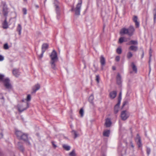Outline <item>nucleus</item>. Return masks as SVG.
I'll use <instances>...</instances> for the list:
<instances>
[{
	"instance_id": "nucleus-1",
	"label": "nucleus",
	"mask_w": 156,
	"mask_h": 156,
	"mask_svg": "<svg viewBox=\"0 0 156 156\" xmlns=\"http://www.w3.org/2000/svg\"><path fill=\"white\" fill-rule=\"evenodd\" d=\"M51 58L50 63L51 67L54 69H56V68L55 62H57L58 58L57 52L54 50H53L50 55Z\"/></svg>"
},
{
	"instance_id": "nucleus-2",
	"label": "nucleus",
	"mask_w": 156,
	"mask_h": 156,
	"mask_svg": "<svg viewBox=\"0 0 156 156\" xmlns=\"http://www.w3.org/2000/svg\"><path fill=\"white\" fill-rule=\"evenodd\" d=\"M0 82L3 83L4 85L8 89H10L12 86L10 83V80L8 78H5L4 75L0 74Z\"/></svg>"
},
{
	"instance_id": "nucleus-3",
	"label": "nucleus",
	"mask_w": 156,
	"mask_h": 156,
	"mask_svg": "<svg viewBox=\"0 0 156 156\" xmlns=\"http://www.w3.org/2000/svg\"><path fill=\"white\" fill-rule=\"evenodd\" d=\"M78 0L79 2L76 5L75 8L74 9L73 8L71 9L72 11H74L75 12V14L76 16H79L80 14L81 7L82 3V0Z\"/></svg>"
},
{
	"instance_id": "nucleus-4",
	"label": "nucleus",
	"mask_w": 156,
	"mask_h": 156,
	"mask_svg": "<svg viewBox=\"0 0 156 156\" xmlns=\"http://www.w3.org/2000/svg\"><path fill=\"white\" fill-rule=\"evenodd\" d=\"M29 107V105L28 102L26 103L25 105L23 104L19 105H18V111L21 112L27 109Z\"/></svg>"
},
{
	"instance_id": "nucleus-5",
	"label": "nucleus",
	"mask_w": 156,
	"mask_h": 156,
	"mask_svg": "<svg viewBox=\"0 0 156 156\" xmlns=\"http://www.w3.org/2000/svg\"><path fill=\"white\" fill-rule=\"evenodd\" d=\"M129 114L126 111H122L121 114V117L123 120H126L129 117Z\"/></svg>"
},
{
	"instance_id": "nucleus-6",
	"label": "nucleus",
	"mask_w": 156,
	"mask_h": 156,
	"mask_svg": "<svg viewBox=\"0 0 156 156\" xmlns=\"http://www.w3.org/2000/svg\"><path fill=\"white\" fill-rule=\"evenodd\" d=\"M20 139L24 141L27 145L29 146L31 145L30 143L28 140V136L27 135L23 133Z\"/></svg>"
},
{
	"instance_id": "nucleus-7",
	"label": "nucleus",
	"mask_w": 156,
	"mask_h": 156,
	"mask_svg": "<svg viewBox=\"0 0 156 156\" xmlns=\"http://www.w3.org/2000/svg\"><path fill=\"white\" fill-rule=\"evenodd\" d=\"M128 35L131 36L133 35L135 31L134 27L132 25H130L128 29Z\"/></svg>"
},
{
	"instance_id": "nucleus-8",
	"label": "nucleus",
	"mask_w": 156,
	"mask_h": 156,
	"mask_svg": "<svg viewBox=\"0 0 156 156\" xmlns=\"http://www.w3.org/2000/svg\"><path fill=\"white\" fill-rule=\"evenodd\" d=\"M133 20L135 23V25L136 28H138L140 26L139 22L137 21L138 17L136 16H134L133 18Z\"/></svg>"
},
{
	"instance_id": "nucleus-9",
	"label": "nucleus",
	"mask_w": 156,
	"mask_h": 156,
	"mask_svg": "<svg viewBox=\"0 0 156 156\" xmlns=\"http://www.w3.org/2000/svg\"><path fill=\"white\" fill-rule=\"evenodd\" d=\"M54 4L55 7L56 12L57 14H58L59 13V2L57 0H54Z\"/></svg>"
},
{
	"instance_id": "nucleus-10",
	"label": "nucleus",
	"mask_w": 156,
	"mask_h": 156,
	"mask_svg": "<svg viewBox=\"0 0 156 156\" xmlns=\"http://www.w3.org/2000/svg\"><path fill=\"white\" fill-rule=\"evenodd\" d=\"M116 78L117 83L119 85H121L122 82V78L119 73H118Z\"/></svg>"
},
{
	"instance_id": "nucleus-11",
	"label": "nucleus",
	"mask_w": 156,
	"mask_h": 156,
	"mask_svg": "<svg viewBox=\"0 0 156 156\" xmlns=\"http://www.w3.org/2000/svg\"><path fill=\"white\" fill-rule=\"evenodd\" d=\"M40 86L39 84H37L35 85L32 88V91L31 92V93L33 94L35 93L37 90L40 89Z\"/></svg>"
},
{
	"instance_id": "nucleus-12",
	"label": "nucleus",
	"mask_w": 156,
	"mask_h": 156,
	"mask_svg": "<svg viewBox=\"0 0 156 156\" xmlns=\"http://www.w3.org/2000/svg\"><path fill=\"white\" fill-rule=\"evenodd\" d=\"M120 34L121 35L127 34L128 35V29L126 28H123L121 30Z\"/></svg>"
},
{
	"instance_id": "nucleus-13",
	"label": "nucleus",
	"mask_w": 156,
	"mask_h": 156,
	"mask_svg": "<svg viewBox=\"0 0 156 156\" xmlns=\"http://www.w3.org/2000/svg\"><path fill=\"white\" fill-rule=\"evenodd\" d=\"M2 12L3 15L5 16V18L6 17L7 18L8 12V9L7 8L5 7V5L4 6V7L3 8Z\"/></svg>"
},
{
	"instance_id": "nucleus-14",
	"label": "nucleus",
	"mask_w": 156,
	"mask_h": 156,
	"mask_svg": "<svg viewBox=\"0 0 156 156\" xmlns=\"http://www.w3.org/2000/svg\"><path fill=\"white\" fill-rule=\"evenodd\" d=\"M100 62L102 66H104L105 64V58L102 55H101L100 57Z\"/></svg>"
},
{
	"instance_id": "nucleus-15",
	"label": "nucleus",
	"mask_w": 156,
	"mask_h": 156,
	"mask_svg": "<svg viewBox=\"0 0 156 156\" xmlns=\"http://www.w3.org/2000/svg\"><path fill=\"white\" fill-rule=\"evenodd\" d=\"M111 122L110 119L109 118H107L105 122V125L107 127H110L111 125Z\"/></svg>"
},
{
	"instance_id": "nucleus-16",
	"label": "nucleus",
	"mask_w": 156,
	"mask_h": 156,
	"mask_svg": "<svg viewBox=\"0 0 156 156\" xmlns=\"http://www.w3.org/2000/svg\"><path fill=\"white\" fill-rule=\"evenodd\" d=\"M23 133L20 131H16V135L18 138L20 139L22 137V136Z\"/></svg>"
},
{
	"instance_id": "nucleus-17",
	"label": "nucleus",
	"mask_w": 156,
	"mask_h": 156,
	"mask_svg": "<svg viewBox=\"0 0 156 156\" xmlns=\"http://www.w3.org/2000/svg\"><path fill=\"white\" fill-rule=\"evenodd\" d=\"M117 95V92L116 91H114L111 92L110 93V97L111 98L113 99L115 98Z\"/></svg>"
},
{
	"instance_id": "nucleus-18",
	"label": "nucleus",
	"mask_w": 156,
	"mask_h": 156,
	"mask_svg": "<svg viewBox=\"0 0 156 156\" xmlns=\"http://www.w3.org/2000/svg\"><path fill=\"white\" fill-rule=\"evenodd\" d=\"M13 74L16 77H18L20 74L19 70L18 69H14L13 70Z\"/></svg>"
},
{
	"instance_id": "nucleus-19",
	"label": "nucleus",
	"mask_w": 156,
	"mask_h": 156,
	"mask_svg": "<svg viewBox=\"0 0 156 156\" xmlns=\"http://www.w3.org/2000/svg\"><path fill=\"white\" fill-rule=\"evenodd\" d=\"M129 49L134 51H136L138 50V47L137 46L131 45L129 48Z\"/></svg>"
},
{
	"instance_id": "nucleus-20",
	"label": "nucleus",
	"mask_w": 156,
	"mask_h": 156,
	"mask_svg": "<svg viewBox=\"0 0 156 156\" xmlns=\"http://www.w3.org/2000/svg\"><path fill=\"white\" fill-rule=\"evenodd\" d=\"M3 27L4 29H7L8 27V24L7 22V18L6 17L5 19L2 24Z\"/></svg>"
},
{
	"instance_id": "nucleus-21",
	"label": "nucleus",
	"mask_w": 156,
	"mask_h": 156,
	"mask_svg": "<svg viewBox=\"0 0 156 156\" xmlns=\"http://www.w3.org/2000/svg\"><path fill=\"white\" fill-rule=\"evenodd\" d=\"M22 27L20 24H18L16 30L19 32V34L20 35L21 34V31Z\"/></svg>"
},
{
	"instance_id": "nucleus-22",
	"label": "nucleus",
	"mask_w": 156,
	"mask_h": 156,
	"mask_svg": "<svg viewBox=\"0 0 156 156\" xmlns=\"http://www.w3.org/2000/svg\"><path fill=\"white\" fill-rule=\"evenodd\" d=\"M131 66L133 71L135 73H137V68L136 67L133 62L132 63Z\"/></svg>"
},
{
	"instance_id": "nucleus-23",
	"label": "nucleus",
	"mask_w": 156,
	"mask_h": 156,
	"mask_svg": "<svg viewBox=\"0 0 156 156\" xmlns=\"http://www.w3.org/2000/svg\"><path fill=\"white\" fill-rule=\"evenodd\" d=\"M137 144L139 147H140L142 146L141 139L140 137L138 138L136 140Z\"/></svg>"
},
{
	"instance_id": "nucleus-24",
	"label": "nucleus",
	"mask_w": 156,
	"mask_h": 156,
	"mask_svg": "<svg viewBox=\"0 0 156 156\" xmlns=\"http://www.w3.org/2000/svg\"><path fill=\"white\" fill-rule=\"evenodd\" d=\"M110 133L109 130H107L105 131L103 133V135L104 136L108 137L109 136Z\"/></svg>"
},
{
	"instance_id": "nucleus-25",
	"label": "nucleus",
	"mask_w": 156,
	"mask_h": 156,
	"mask_svg": "<svg viewBox=\"0 0 156 156\" xmlns=\"http://www.w3.org/2000/svg\"><path fill=\"white\" fill-rule=\"evenodd\" d=\"M152 56V54H151V49L150 50V51H149V73L151 71V68L150 66V62L151 60V57Z\"/></svg>"
},
{
	"instance_id": "nucleus-26",
	"label": "nucleus",
	"mask_w": 156,
	"mask_h": 156,
	"mask_svg": "<svg viewBox=\"0 0 156 156\" xmlns=\"http://www.w3.org/2000/svg\"><path fill=\"white\" fill-rule=\"evenodd\" d=\"M62 147L66 151H69L70 149V146L66 144H63L62 145Z\"/></svg>"
},
{
	"instance_id": "nucleus-27",
	"label": "nucleus",
	"mask_w": 156,
	"mask_h": 156,
	"mask_svg": "<svg viewBox=\"0 0 156 156\" xmlns=\"http://www.w3.org/2000/svg\"><path fill=\"white\" fill-rule=\"evenodd\" d=\"M48 45L46 44H44L42 45V50H45V51L48 48Z\"/></svg>"
},
{
	"instance_id": "nucleus-28",
	"label": "nucleus",
	"mask_w": 156,
	"mask_h": 156,
	"mask_svg": "<svg viewBox=\"0 0 156 156\" xmlns=\"http://www.w3.org/2000/svg\"><path fill=\"white\" fill-rule=\"evenodd\" d=\"M133 56V54L130 51H129L127 54V58L129 59L131 58H132Z\"/></svg>"
},
{
	"instance_id": "nucleus-29",
	"label": "nucleus",
	"mask_w": 156,
	"mask_h": 156,
	"mask_svg": "<svg viewBox=\"0 0 156 156\" xmlns=\"http://www.w3.org/2000/svg\"><path fill=\"white\" fill-rule=\"evenodd\" d=\"M18 146L19 149L20 150L23 152L24 151V148L23 146L20 144V142H19L18 144Z\"/></svg>"
},
{
	"instance_id": "nucleus-30",
	"label": "nucleus",
	"mask_w": 156,
	"mask_h": 156,
	"mask_svg": "<svg viewBox=\"0 0 156 156\" xmlns=\"http://www.w3.org/2000/svg\"><path fill=\"white\" fill-rule=\"evenodd\" d=\"M129 44L137 45L138 42L137 41L131 40L129 42Z\"/></svg>"
},
{
	"instance_id": "nucleus-31",
	"label": "nucleus",
	"mask_w": 156,
	"mask_h": 156,
	"mask_svg": "<svg viewBox=\"0 0 156 156\" xmlns=\"http://www.w3.org/2000/svg\"><path fill=\"white\" fill-rule=\"evenodd\" d=\"M94 99V96L93 94H92L89 97V101L91 103H92Z\"/></svg>"
},
{
	"instance_id": "nucleus-32",
	"label": "nucleus",
	"mask_w": 156,
	"mask_h": 156,
	"mask_svg": "<svg viewBox=\"0 0 156 156\" xmlns=\"http://www.w3.org/2000/svg\"><path fill=\"white\" fill-rule=\"evenodd\" d=\"M73 133L74 134V138L75 139L78 136L79 134L77 133V132L75 131V130H73L72 131Z\"/></svg>"
},
{
	"instance_id": "nucleus-33",
	"label": "nucleus",
	"mask_w": 156,
	"mask_h": 156,
	"mask_svg": "<svg viewBox=\"0 0 156 156\" xmlns=\"http://www.w3.org/2000/svg\"><path fill=\"white\" fill-rule=\"evenodd\" d=\"M69 155L70 156H76L75 150H73L72 152L69 153Z\"/></svg>"
},
{
	"instance_id": "nucleus-34",
	"label": "nucleus",
	"mask_w": 156,
	"mask_h": 156,
	"mask_svg": "<svg viewBox=\"0 0 156 156\" xmlns=\"http://www.w3.org/2000/svg\"><path fill=\"white\" fill-rule=\"evenodd\" d=\"M154 23H155L156 22V10L155 9H154Z\"/></svg>"
},
{
	"instance_id": "nucleus-35",
	"label": "nucleus",
	"mask_w": 156,
	"mask_h": 156,
	"mask_svg": "<svg viewBox=\"0 0 156 156\" xmlns=\"http://www.w3.org/2000/svg\"><path fill=\"white\" fill-rule=\"evenodd\" d=\"M96 80L97 81L98 83H99V80L100 79V77L99 75H97L96 76Z\"/></svg>"
},
{
	"instance_id": "nucleus-36",
	"label": "nucleus",
	"mask_w": 156,
	"mask_h": 156,
	"mask_svg": "<svg viewBox=\"0 0 156 156\" xmlns=\"http://www.w3.org/2000/svg\"><path fill=\"white\" fill-rule=\"evenodd\" d=\"M124 41V38L123 37H121L119 39V43L121 44Z\"/></svg>"
},
{
	"instance_id": "nucleus-37",
	"label": "nucleus",
	"mask_w": 156,
	"mask_h": 156,
	"mask_svg": "<svg viewBox=\"0 0 156 156\" xmlns=\"http://www.w3.org/2000/svg\"><path fill=\"white\" fill-rule=\"evenodd\" d=\"M116 52L118 54H121L122 53V49L120 48H117L116 50Z\"/></svg>"
},
{
	"instance_id": "nucleus-38",
	"label": "nucleus",
	"mask_w": 156,
	"mask_h": 156,
	"mask_svg": "<svg viewBox=\"0 0 156 156\" xmlns=\"http://www.w3.org/2000/svg\"><path fill=\"white\" fill-rule=\"evenodd\" d=\"M80 113L81 117H83V108H81L80 111Z\"/></svg>"
},
{
	"instance_id": "nucleus-39",
	"label": "nucleus",
	"mask_w": 156,
	"mask_h": 156,
	"mask_svg": "<svg viewBox=\"0 0 156 156\" xmlns=\"http://www.w3.org/2000/svg\"><path fill=\"white\" fill-rule=\"evenodd\" d=\"M4 48L5 50H7L9 49V47L8 44L7 43L5 44L4 45Z\"/></svg>"
},
{
	"instance_id": "nucleus-40",
	"label": "nucleus",
	"mask_w": 156,
	"mask_h": 156,
	"mask_svg": "<svg viewBox=\"0 0 156 156\" xmlns=\"http://www.w3.org/2000/svg\"><path fill=\"white\" fill-rule=\"evenodd\" d=\"M119 107L115 106L114 108V112L115 114H116L118 112Z\"/></svg>"
},
{
	"instance_id": "nucleus-41",
	"label": "nucleus",
	"mask_w": 156,
	"mask_h": 156,
	"mask_svg": "<svg viewBox=\"0 0 156 156\" xmlns=\"http://www.w3.org/2000/svg\"><path fill=\"white\" fill-rule=\"evenodd\" d=\"M31 98L30 95H28L27 96V98L26 99V100L27 101H29L31 100Z\"/></svg>"
},
{
	"instance_id": "nucleus-42",
	"label": "nucleus",
	"mask_w": 156,
	"mask_h": 156,
	"mask_svg": "<svg viewBox=\"0 0 156 156\" xmlns=\"http://www.w3.org/2000/svg\"><path fill=\"white\" fill-rule=\"evenodd\" d=\"M121 100H119V99H118V102L117 104L115 105V106L117 107H119L120 104Z\"/></svg>"
},
{
	"instance_id": "nucleus-43",
	"label": "nucleus",
	"mask_w": 156,
	"mask_h": 156,
	"mask_svg": "<svg viewBox=\"0 0 156 156\" xmlns=\"http://www.w3.org/2000/svg\"><path fill=\"white\" fill-rule=\"evenodd\" d=\"M151 152V149H150L149 147H147V154L149 155L150 153Z\"/></svg>"
},
{
	"instance_id": "nucleus-44",
	"label": "nucleus",
	"mask_w": 156,
	"mask_h": 156,
	"mask_svg": "<svg viewBox=\"0 0 156 156\" xmlns=\"http://www.w3.org/2000/svg\"><path fill=\"white\" fill-rule=\"evenodd\" d=\"M23 11L24 15H26L27 13V10L26 8H24L23 9Z\"/></svg>"
},
{
	"instance_id": "nucleus-45",
	"label": "nucleus",
	"mask_w": 156,
	"mask_h": 156,
	"mask_svg": "<svg viewBox=\"0 0 156 156\" xmlns=\"http://www.w3.org/2000/svg\"><path fill=\"white\" fill-rule=\"evenodd\" d=\"M45 50H42V53H41V55L39 56V57L40 58H41L42 57L43 54Z\"/></svg>"
},
{
	"instance_id": "nucleus-46",
	"label": "nucleus",
	"mask_w": 156,
	"mask_h": 156,
	"mask_svg": "<svg viewBox=\"0 0 156 156\" xmlns=\"http://www.w3.org/2000/svg\"><path fill=\"white\" fill-rule=\"evenodd\" d=\"M120 59V57L119 56H116L115 58V60L116 61L118 62L119 61Z\"/></svg>"
},
{
	"instance_id": "nucleus-47",
	"label": "nucleus",
	"mask_w": 156,
	"mask_h": 156,
	"mask_svg": "<svg viewBox=\"0 0 156 156\" xmlns=\"http://www.w3.org/2000/svg\"><path fill=\"white\" fill-rule=\"evenodd\" d=\"M51 143L53 147L55 148H56L57 147V146L55 144L54 142V141H52Z\"/></svg>"
},
{
	"instance_id": "nucleus-48",
	"label": "nucleus",
	"mask_w": 156,
	"mask_h": 156,
	"mask_svg": "<svg viewBox=\"0 0 156 156\" xmlns=\"http://www.w3.org/2000/svg\"><path fill=\"white\" fill-rule=\"evenodd\" d=\"M4 59V57L1 55H0V61H2Z\"/></svg>"
},
{
	"instance_id": "nucleus-49",
	"label": "nucleus",
	"mask_w": 156,
	"mask_h": 156,
	"mask_svg": "<svg viewBox=\"0 0 156 156\" xmlns=\"http://www.w3.org/2000/svg\"><path fill=\"white\" fill-rule=\"evenodd\" d=\"M121 96H122V92H120L119 94V97L118 99H119V100H121Z\"/></svg>"
},
{
	"instance_id": "nucleus-50",
	"label": "nucleus",
	"mask_w": 156,
	"mask_h": 156,
	"mask_svg": "<svg viewBox=\"0 0 156 156\" xmlns=\"http://www.w3.org/2000/svg\"><path fill=\"white\" fill-rule=\"evenodd\" d=\"M130 144L131 145V146L133 148L134 147V146L133 145V144L132 143V141H130Z\"/></svg>"
},
{
	"instance_id": "nucleus-51",
	"label": "nucleus",
	"mask_w": 156,
	"mask_h": 156,
	"mask_svg": "<svg viewBox=\"0 0 156 156\" xmlns=\"http://www.w3.org/2000/svg\"><path fill=\"white\" fill-rule=\"evenodd\" d=\"M0 99H4V97L2 94H0Z\"/></svg>"
},
{
	"instance_id": "nucleus-52",
	"label": "nucleus",
	"mask_w": 156,
	"mask_h": 156,
	"mask_svg": "<svg viewBox=\"0 0 156 156\" xmlns=\"http://www.w3.org/2000/svg\"><path fill=\"white\" fill-rule=\"evenodd\" d=\"M3 136V135L2 133H0V139L2 138Z\"/></svg>"
},
{
	"instance_id": "nucleus-53",
	"label": "nucleus",
	"mask_w": 156,
	"mask_h": 156,
	"mask_svg": "<svg viewBox=\"0 0 156 156\" xmlns=\"http://www.w3.org/2000/svg\"><path fill=\"white\" fill-rule=\"evenodd\" d=\"M144 52L143 51V53H142V56H141V58H143V57H144Z\"/></svg>"
},
{
	"instance_id": "nucleus-54",
	"label": "nucleus",
	"mask_w": 156,
	"mask_h": 156,
	"mask_svg": "<svg viewBox=\"0 0 156 156\" xmlns=\"http://www.w3.org/2000/svg\"><path fill=\"white\" fill-rule=\"evenodd\" d=\"M112 69L113 70H115L116 69L115 67V66H113Z\"/></svg>"
},
{
	"instance_id": "nucleus-55",
	"label": "nucleus",
	"mask_w": 156,
	"mask_h": 156,
	"mask_svg": "<svg viewBox=\"0 0 156 156\" xmlns=\"http://www.w3.org/2000/svg\"><path fill=\"white\" fill-rule=\"evenodd\" d=\"M126 103L125 102H124L123 104V106H124L125 105Z\"/></svg>"
},
{
	"instance_id": "nucleus-56",
	"label": "nucleus",
	"mask_w": 156,
	"mask_h": 156,
	"mask_svg": "<svg viewBox=\"0 0 156 156\" xmlns=\"http://www.w3.org/2000/svg\"><path fill=\"white\" fill-rule=\"evenodd\" d=\"M35 6H36V8H39V6H38V5H35Z\"/></svg>"
},
{
	"instance_id": "nucleus-57",
	"label": "nucleus",
	"mask_w": 156,
	"mask_h": 156,
	"mask_svg": "<svg viewBox=\"0 0 156 156\" xmlns=\"http://www.w3.org/2000/svg\"><path fill=\"white\" fill-rule=\"evenodd\" d=\"M126 152V149L125 150V151H124V152L123 153L124 154H125Z\"/></svg>"
},
{
	"instance_id": "nucleus-58",
	"label": "nucleus",
	"mask_w": 156,
	"mask_h": 156,
	"mask_svg": "<svg viewBox=\"0 0 156 156\" xmlns=\"http://www.w3.org/2000/svg\"><path fill=\"white\" fill-rule=\"evenodd\" d=\"M46 0H45V1H44V3H45V2H46Z\"/></svg>"
},
{
	"instance_id": "nucleus-59",
	"label": "nucleus",
	"mask_w": 156,
	"mask_h": 156,
	"mask_svg": "<svg viewBox=\"0 0 156 156\" xmlns=\"http://www.w3.org/2000/svg\"><path fill=\"white\" fill-rule=\"evenodd\" d=\"M24 1H27V0H24Z\"/></svg>"
}]
</instances>
